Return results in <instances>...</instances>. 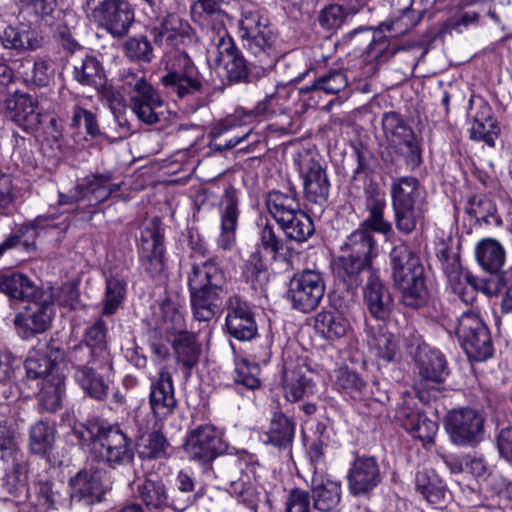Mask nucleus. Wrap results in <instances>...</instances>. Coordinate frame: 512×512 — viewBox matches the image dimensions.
<instances>
[{
  "mask_svg": "<svg viewBox=\"0 0 512 512\" xmlns=\"http://www.w3.org/2000/svg\"><path fill=\"white\" fill-rule=\"evenodd\" d=\"M194 317L210 321L220 310L227 294V272L216 258L193 263L187 274Z\"/></svg>",
  "mask_w": 512,
  "mask_h": 512,
  "instance_id": "obj_1",
  "label": "nucleus"
},
{
  "mask_svg": "<svg viewBox=\"0 0 512 512\" xmlns=\"http://www.w3.org/2000/svg\"><path fill=\"white\" fill-rule=\"evenodd\" d=\"M73 434L82 446H91L90 453L98 454L99 458L112 469L134 463L133 440L117 424L89 420L74 428Z\"/></svg>",
  "mask_w": 512,
  "mask_h": 512,
  "instance_id": "obj_2",
  "label": "nucleus"
},
{
  "mask_svg": "<svg viewBox=\"0 0 512 512\" xmlns=\"http://www.w3.org/2000/svg\"><path fill=\"white\" fill-rule=\"evenodd\" d=\"M390 262L393 286L400 291V302L411 309L427 305L429 291L419 256L407 245L400 244L391 250Z\"/></svg>",
  "mask_w": 512,
  "mask_h": 512,
  "instance_id": "obj_3",
  "label": "nucleus"
},
{
  "mask_svg": "<svg viewBox=\"0 0 512 512\" xmlns=\"http://www.w3.org/2000/svg\"><path fill=\"white\" fill-rule=\"evenodd\" d=\"M239 35L244 48L255 58L263 73L277 61L276 34L267 16L259 9H244L239 20Z\"/></svg>",
  "mask_w": 512,
  "mask_h": 512,
  "instance_id": "obj_4",
  "label": "nucleus"
},
{
  "mask_svg": "<svg viewBox=\"0 0 512 512\" xmlns=\"http://www.w3.org/2000/svg\"><path fill=\"white\" fill-rule=\"evenodd\" d=\"M277 100L278 94L276 92L268 94L252 110L237 109L234 114L218 121L209 133L212 138L211 147L217 151L229 150L247 139L251 129L242 133L237 132V130L248 125L254 117L264 116L274 111Z\"/></svg>",
  "mask_w": 512,
  "mask_h": 512,
  "instance_id": "obj_5",
  "label": "nucleus"
},
{
  "mask_svg": "<svg viewBox=\"0 0 512 512\" xmlns=\"http://www.w3.org/2000/svg\"><path fill=\"white\" fill-rule=\"evenodd\" d=\"M167 69L168 72L161 77V84L168 93L180 99L202 93L204 77L186 52H176Z\"/></svg>",
  "mask_w": 512,
  "mask_h": 512,
  "instance_id": "obj_6",
  "label": "nucleus"
},
{
  "mask_svg": "<svg viewBox=\"0 0 512 512\" xmlns=\"http://www.w3.org/2000/svg\"><path fill=\"white\" fill-rule=\"evenodd\" d=\"M455 333L469 358L484 361L493 355L490 332L478 313L463 312L458 318Z\"/></svg>",
  "mask_w": 512,
  "mask_h": 512,
  "instance_id": "obj_7",
  "label": "nucleus"
},
{
  "mask_svg": "<svg viewBox=\"0 0 512 512\" xmlns=\"http://www.w3.org/2000/svg\"><path fill=\"white\" fill-rule=\"evenodd\" d=\"M485 419L473 408L454 409L447 413L444 421L451 442L460 447H475L484 438Z\"/></svg>",
  "mask_w": 512,
  "mask_h": 512,
  "instance_id": "obj_8",
  "label": "nucleus"
},
{
  "mask_svg": "<svg viewBox=\"0 0 512 512\" xmlns=\"http://www.w3.org/2000/svg\"><path fill=\"white\" fill-rule=\"evenodd\" d=\"M382 128L386 139L397 146L406 165L414 170L422 163V151L412 128L397 112H386L382 116Z\"/></svg>",
  "mask_w": 512,
  "mask_h": 512,
  "instance_id": "obj_9",
  "label": "nucleus"
},
{
  "mask_svg": "<svg viewBox=\"0 0 512 512\" xmlns=\"http://www.w3.org/2000/svg\"><path fill=\"white\" fill-rule=\"evenodd\" d=\"M325 293V282L317 270H304L297 273L289 282L287 299L292 308L303 313L315 310Z\"/></svg>",
  "mask_w": 512,
  "mask_h": 512,
  "instance_id": "obj_10",
  "label": "nucleus"
},
{
  "mask_svg": "<svg viewBox=\"0 0 512 512\" xmlns=\"http://www.w3.org/2000/svg\"><path fill=\"white\" fill-rule=\"evenodd\" d=\"M54 314L53 301L49 295H42L39 300H30L13 320L17 335L27 340L46 332L51 326Z\"/></svg>",
  "mask_w": 512,
  "mask_h": 512,
  "instance_id": "obj_11",
  "label": "nucleus"
},
{
  "mask_svg": "<svg viewBox=\"0 0 512 512\" xmlns=\"http://www.w3.org/2000/svg\"><path fill=\"white\" fill-rule=\"evenodd\" d=\"M89 352L75 353L73 356L67 355V361L74 369L73 379L81 387L86 395L96 401H104L109 393V382L96 371V365H102L106 360H94L88 358Z\"/></svg>",
  "mask_w": 512,
  "mask_h": 512,
  "instance_id": "obj_12",
  "label": "nucleus"
},
{
  "mask_svg": "<svg viewBox=\"0 0 512 512\" xmlns=\"http://www.w3.org/2000/svg\"><path fill=\"white\" fill-rule=\"evenodd\" d=\"M140 263L151 278H161L166 272L164 235L160 224L151 221L141 231Z\"/></svg>",
  "mask_w": 512,
  "mask_h": 512,
  "instance_id": "obj_13",
  "label": "nucleus"
},
{
  "mask_svg": "<svg viewBox=\"0 0 512 512\" xmlns=\"http://www.w3.org/2000/svg\"><path fill=\"white\" fill-rule=\"evenodd\" d=\"M93 15L102 28L118 39L128 35L135 20L134 10L125 0H103Z\"/></svg>",
  "mask_w": 512,
  "mask_h": 512,
  "instance_id": "obj_14",
  "label": "nucleus"
},
{
  "mask_svg": "<svg viewBox=\"0 0 512 512\" xmlns=\"http://www.w3.org/2000/svg\"><path fill=\"white\" fill-rule=\"evenodd\" d=\"M185 450L191 459L209 463L226 450V444L215 426L204 424L189 432Z\"/></svg>",
  "mask_w": 512,
  "mask_h": 512,
  "instance_id": "obj_15",
  "label": "nucleus"
},
{
  "mask_svg": "<svg viewBox=\"0 0 512 512\" xmlns=\"http://www.w3.org/2000/svg\"><path fill=\"white\" fill-rule=\"evenodd\" d=\"M346 478L350 494L364 498H369L383 480L380 465L373 456H357Z\"/></svg>",
  "mask_w": 512,
  "mask_h": 512,
  "instance_id": "obj_16",
  "label": "nucleus"
},
{
  "mask_svg": "<svg viewBox=\"0 0 512 512\" xmlns=\"http://www.w3.org/2000/svg\"><path fill=\"white\" fill-rule=\"evenodd\" d=\"M225 328L227 333L239 341H250L257 336L258 327L249 303L237 294L226 301Z\"/></svg>",
  "mask_w": 512,
  "mask_h": 512,
  "instance_id": "obj_17",
  "label": "nucleus"
},
{
  "mask_svg": "<svg viewBox=\"0 0 512 512\" xmlns=\"http://www.w3.org/2000/svg\"><path fill=\"white\" fill-rule=\"evenodd\" d=\"M281 387L289 402L304 400L314 393L311 371L303 359L285 360Z\"/></svg>",
  "mask_w": 512,
  "mask_h": 512,
  "instance_id": "obj_18",
  "label": "nucleus"
},
{
  "mask_svg": "<svg viewBox=\"0 0 512 512\" xmlns=\"http://www.w3.org/2000/svg\"><path fill=\"white\" fill-rule=\"evenodd\" d=\"M148 399L151 412L157 420H166L174 413L177 400L173 378L167 368L160 369L157 378L151 382Z\"/></svg>",
  "mask_w": 512,
  "mask_h": 512,
  "instance_id": "obj_19",
  "label": "nucleus"
},
{
  "mask_svg": "<svg viewBox=\"0 0 512 512\" xmlns=\"http://www.w3.org/2000/svg\"><path fill=\"white\" fill-rule=\"evenodd\" d=\"M72 499L83 502L86 505L101 503L105 494L110 489L103 483L98 470L82 469L69 480Z\"/></svg>",
  "mask_w": 512,
  "mask_h": 512,
  "instance_id": "obj_20",
  "label": "nucleus"
},
{
  "mask_svg": "<svg viewBox=\"0 0 512 512\" xmlns=\"http://www.w3.org/2000/svg\"><path fill=\"white\" fill-rule=\"evenodd\" d=\"M299 166L305 198L314 204H324L330 190L326 169L313 158L301 160Z\"/></svg>",
  "mask_w": 512,
  "mask_h": 512,
  "instance_id": "obj_21",
  "label": "nucleus"
},
{
  "mask_svg": "<svg viewBox=\"0 0 512 512\" xmlns=\"http://www.w3.org/2000/svg\"><path fill=\"white\" fill-rule=\"evenodd\" d=\"M364 304L370 315L379 321H387L394 307L389 289L376 271H371L363 290Z\"/></svg>",
  "mask_w": 512,
  "mask_h": 512,
  "instance_id": "obj_22",
  "label": "nucleus"
},
{
  "mask_svg": "<svg viewBox=\"0 0 512 512\" xmlns=\"http://www.w3.org/2000/svg\"><path fill=\"white\" fill-rule=\"evenodd\" d=\"M10 119L28 133L36 132L41 125L37 100L24 92L16 91L6 101Z\"/></svg>",
  "mask_w": 512,
  "mask_h": 512,
  "instance_id": "obj_23",
  "label": "nucleus"
},
{
  "mask_svg": "<svg viewBox=\"0 0 512 512\" xmlns=\"http://www.w3.org/2000/svg\"><path fill=\"white\" fill-rule=\"evenodd\" d=\"M239 194L236 188L228 186L219 202L221 233L218 245L223 250H230L235 243V231L240 215Z\"/></svg>",
  "mask_w": 512,
  "mask_h": 512,
  "instance_id": "obj_24",
  "label": "nucleus"
},
{
  "mask_svg": "<svg viewBox=\"0 0 512 512\" xmlns=\"http://www.w3.org/2000/svg\"><path fill=\"white\" fill-rule=\"evenodd\" d=\"M364 193L365 208L369 214L361 222L359 228L366 229L370 233L378 232L385 236L393 234L392 224L384 218V210L386 208L385 194L373 183L365 186Z\"/></svg>",
  "mask_w": 512,
  "mask_h": 512,
  "instance_id": "obj_25",
  "label": "nucleus"
},
{
  "mask_svg": "<svg viewBox=\"0 0 512 512\" xmlns=\"http://www.w3.org/2000/svg\"><path fill=\"white\" fill-rule=\"evenodd\" d=\"M216 61L224 68L230 82L238 83L248 79L247 61L227 33L222 35L217 43Z\"/></svg>",
  "mask_w": 512,
  "mask_h": 512,
  "instance_id": "obj_26",
  "label": "nucleus"
},
{
  "mask_svg": "<svg viewBox=\"0 0 512 512\" xmlns=\"http://www.w3.org/2000/svg\"><path fill=\"white\" fill-rule=\"evenodd\" d=\"M190 34L189 23L175 13L157 19L151 29L154 43L165 48H178Z\"/></svg>",
  "mask_w": 512,
  "mask_h": 512,
  "instance_id": "obj_27",
  "label": "nucleus"
},
{
  "mask_svg": "<svg viewBox=\"0 0 512 512\" xmlns=\"http://www.w3.org/2000/svg\"><path fill=\"white\" fill-rule=\"evenodd\" d=\"M372 264L359 258L341 253L332 262V271L339 285L354 294L363 282V273L371 272Z\"/></svg>",
  "mask_w": 512,
  "mask_h": 512,
  "instance_id": "obj_28",
  "label": "nucleus"
},
{
  "mask_svg": "<svg viewBox=\"0 0 512 512\" xmlns=\"http://www.w3.org/2000/svg\"><path fill=\"white\" fill-rule=\"evenodd\" d=\"M396 417L401 426L414 438L424 443H433L438 431V424L429 419L420 410L411 407L407 402L398 409Z\"/></svg>",
  "mask_w": 512,
  "mask_h": 512,
  "instance_id": "obj_29",
  "label": "nucleus"
},
{
  "mask_svg": "<svg viewBox=\"0 0 512 512\" xmlns=\"http://www.w3.org/2000/svg\"><path fill=\"white\" fill-rule=\"evenodd\" d=\"M419 385L424 389L430 384L442 383L448 375L447 362L444 355L437 351L422 348L417 357Z\"/></svg>",
  "mask_w": 512,
  "mask_h": 512,
  "instance_id": "obj_30",
  "label": "nucleus"
},
{
  "mask_svg": "<svg viewBox=\"0 0 512 512\" xmlns=\"http://www.w3.org/2000/svg\"><path fill=\"white\" fill-rule=\"evenodd\" d=\"M123 86L128 90L129 106L136 110L137 104L152 106H164V101L158 91L146 80L141 73L130 69L122 73Z\"/></svg>",
  "mask_w": 512,
  "mask_h": 512,
  "instance_id": "obj_31",
  "label": "nucleus"
},
{
  "mask_svg": "<svg viewBox=\"0 0 512 512\" xmlns=\"http://www.w3.org/2000/svg\"><path fill=\"white\" fill-rule=\"evenodd\" d=\"M310 490L316 511L332 512L341 501V483L328 476L315 473L311 478Z\"/></svg>",
  "mask_w": 512,
  "mask_h": 512,
  "instance_id": "obj_32",
  "label": "nucleus"
},
{
  "mask_svg": "<svg viewBox=\"0 0 512 512\" xmlns=\"http://www.w3.org/2000/svg\"><path fill=\"white\" fill-rule=\"evenodd\" d=\"M0 42L4 48L22 53L41 48L44 38L27 25H7L0 31Z\"/></svg>",
  "mask_w": 512,
  "mask_h": 512,
  "instance_id": "obj_33",
  "label": "nucleus"
},
{
  "mask_svg": "<svg viewBox=\"0 0 512 512\" xmlns=\"http://www.w3.org/2000/svg\"><path fill=\"white\" fill-rule=\"evenodd\" d=\"M84 350L89 352L88 358L109 361L107 323L102 318H98L86 329L83 342L70 348L67 355L73 356L75 353Z\"/></svg>",
  "mask_w": 512,
  "mask_h": 512,
  "instance_id": "obj_34",
  "label": "nucleus"
},
{
  "mask_svg": "<svg viewBox=\"0 0 512 512\" xmlns=\"http://www.w3.org/2000/svg\"><path fill=\"white\" fill-rule=\"evenodd\" d=\"M65 358L67 359V353L62 348L50 344L45 353H35L26 359L24 364L26 377L44 381Z\"/></svg>",
  "mask_w": 512,
  "mask_h": 512,
  "instance_id": "obj_35",
  "label": "nucleus"
},
{
  "mask_svg": "<svg viewBox=\"0 0 512 512\" xmlns=\"http://www.w3.org/2000/svg\"><path fill=\"white\" fill-rule=\"evenodd\" d=\"M113 179L111 172L94 173L81 182L85 201L89 207H95L110 198L113 193L120 190L121 185L118 183H110Z\"/></svg>",
  "mask_w": 512,
  "mask_h": 512,
  "instance_id": "obj_36",
  "label": "nucleus"
},
{
  "mask_svg": "<svg viewBox=\"0 0 512 512\" xmlns=\"http://www.w3.org/2000/svg\"><path fill=\"white\" fill-rule=\"evenodd\" d=\"M340 252L372 264L378 254L377 242L372 233L358 228L347 236L340 247Z\"/></svg>",
  "mask_w": 512,
  "mask_h": 512,
  "instance_id": "obj_37",
  "label": "nucleus"
},
{
  "mask_svg": "<svg viewBox=\"0 0 512 512\" xmlns=\"http://www.w3.org/2000/svg\"><path fill=\"white\" fill-rule=\"evenodd\" d=\"M370 351L379 366L396 362L400 359V348L397 337L382 329L373 331L368 340Z\"/></svg>",
  "mask_w": 512,
  "mask_h": 512,
  "instance_id": "obj_38",
  "label": "nucleus"
},
{
  "mask_svg": "<svg viewBox=\"0 0 512 512\" xmlns=\"http://www.w3.org/2000/svg\"><path fill=\"white\" fill-rule=\"evenodd\" d=\"M392 206L425 205V192L417 178H394L391 183Z\"/></svg>",
  "mask_w": 512,
  "mask_h": 512,
  "instance_id": "obj_39",
  "label": "nucleus"
},
{
  "mask_svg": "<svg viewBox=\"0 0 512 512\" xmlns=\"http://www.w3.org/2000/svg\"><path fill=\"white\" fill-rule=\"evenodd\" d=\"M138 498L149 510H160L168 506V493L162 479L157 475L146 476L136 487Z\"/></svg>",
  "mask_w": 512,
  "mask_h": 512,
  "instance_id": "obj_40",
  "label": "nucleus"
},
{
  "mask_svg": "<svg viewBox=\"0 0 512 512\" xmlns=\"http://www.w3.org/2000/svg\"><path fill=\"white\" fill-rule=\"evenodd\" d=\"M270 354V349L267 346L261 352L254 354L255 359L258 361L257 363L246 359L237 362L233 375L234 382L249 390L259 389L261 386L259 362L267 363L270 359Z\"/></svg>",
  "mask_w": 512,
  "mask_h": 512,
  "instance_id": "obj_41",
  "label": "nucleus"
},
{
  "mask_svg": "<svg viewBox=\"0 0 512 512\" xmlns=\"http://www.w3.org/2000/svg\"><path fill=\"white\" fill-rule=\"evenodd\" d=\"M475 257L483 270L497 273L505 263L506 253L499 241L494 238H484L475 247Z\"/></svg>",
  "mask_w": 512,
  "mask_h": 512,
  "instance_id": "obj_42",
  "label": "nucleus"
},
{
  "mask_svg": "<svg viewBox=\"0 0 512 512\" xmlns=\"http://www.w3.org/2000/svg\"><path fill=\"white\" fill-rule=\"evenodd\" d=\"M172 348L177 362L186 369H192L198 363L201 344L194 333L178 331L172 340Z\"/></svg>",
  "mask_w": 512,
  "mask_h": 512,
  "instance_id": "obj_43",
  "label": "nucleus"
},
{
  "mask_svg": "<svg viewBox=\"0 0 512 512\" xmlns=\"http://www.w3.org/2000/svg\"><path fill=\"white\" fill-rule=\"evenodd\" d=\"M470 138L476 141H483L489 147L495 146V139L498 136L499 128L491 116V109L481 102L480 111L474 116L470 128Z\"/></svg>",
  "mask_w": 512,
  "mask_h": 512,
  "instance_id": "obj_44",
  "label": "nucleus"
},
{
  "mask_svg": "<svg viewBox=\"0 0 512 512\" xmlns=\"http://www.w3.org/2000/svg\"><path fill=\"white\" fill-rule=\"evenodd\" d=\"M315 329L325 339L335 341L347 335L350 323L338 312L322 311L315 317Z\"/></svg>",
  "mask_w": 512,
  "mask_h": 512,
  "instance_id": "obj_45",
  "label": "nucleus"
},
{
  "mask_svg": "<svg viewBox=\"0 0 512 512\" xmlns=\"http://www.w3.org/2000/svg\"><path fill=\"white\" fill-rule=\"evenodd\" d=\"M415 487L429 503L434 505L445 503L449 496L446 485L432 472H418L415 477Z\"/></svg>",
  "mask_w": 512,
  "mask_h": 512,
  "instance_id": "obj_46",
  "label": "nucleus"
},
{
  "mask_svg": "<svg viewBox=\"0 0 512 512\" xmlns=\"http://www.w3.org/2000/svg\"><path fill=\"white\" fill-rule=\"evenodd\" d=\"M0 291L9 298L21 301H30L37 294V288L33 281L20 273L0 276Z\"/></svg>",
  "mask_w": 512,
  "mask_h": 512,
  "instance_id": "obj_47",
  "label": "nucleus"
},
{
  "mask_svg": "<svg viewBox=\"0 0 512 512\" xmlns=\"http://www.w3.org/2000/svg\"><path fill=\"white\" fill-rule=\"evenodd\" d=\"M73 79L83 86L98 89L104 83L101 63L94 56L86 55L74 64Z\"/></svg>",
  "mask_w": 512,
  "mask_h": 512,
  "instance_id": "obj_48",
  "label": "nucleus"
},
{
  "mask_svg": "<svg viewBox=\"0 0 512 512\" xmlns=\"http://www.w3.org/2000/svg\"><path fill=\"white\" fill-rule=\"evenodd\" d=\"M65 393V380L60 375H51L42 382L38 394V405L42 411L53 413L61 406L62 397Z\"/></svg>",
  "mask_w": 512,
  "mask_h": 512,
  "instance_id": "obj_49",
  "label": "nucleus"
},
{
  "mask_svg": "<svg viewBox=\"0 0 512 512\" xmlns=\"http://www.w3.org/2000/svg\"><path fill=\"white\" fill-rule=\"evenodd\" d=\"M266 206L275 219L277 224L284 222L287 217H290L300 209L296 193L290 191L283 193L280 191H270L266 198Z\"/></svg>",
  "mask_w": 512,
  "mask_h": 512,
  "instance_id": "obj_50",
  "label": "nucleus"
},
{
  "mask_svg": "<svg viewBox=\"0 0 512 512\" xmlns=\"http://www.w3.org/2000/svg\"><path fill=\"white\" fill-rule=\"evenodd\" d=\"M56 430L47 421L39 420L29 428V450L33 454L44 456L54 446Z\"/></svg>",
  "mask_w": 512,
  "mask_h": 512,
  "instance_id": "obj_51",
  "label": "nucleus"
},
{
  "mask_svg": "<svg viewBox=\"0 0 512 512\" xmlns=\"http://www.w3.org/2000/svg\"><path fill=\"white\" fill-rule=\"evenodd\" d=\"M139 435L136 436L140 447V455L144 459H160L167 455L169 443L159 429L150 432H143L139 427Z\"/></svg>",
  "mask_w": 512,
  "mask_h": 512,
  "instance_id": "obj_52",
  "label": "nucleus"
},
{
  "mask_svg": "<svg viewBox=\"0 0 512 512\" xmlns=\"http://www.w3.org/2000/svg\"><path fill=\"white\" fill-rule=\"evenodd\" d=\"M334 387L352 400H360L367 390V383L355 371L339 368L335 372Z\"/></svg>",
  "mask_w": 512,
  "mask_h": 512,
  "instance_id": "obj_53",
  "label": "nucleus"
},
{
  "mask_svg": "<svg viewBox=\"0 0 512 512\" xmlns=\"http://www.w3.org/2000/svg\"><path fill=\"white\" fill-rule=\"evenodd\" d=\"M278 225L288 239L296 242L306 241L314 232L312 219L301 209Z\"/></svg>",
  "mask_w": 512,
  "mask_h": 512,
  "instance_id": "obj_54",
  "label": "nucleus"
},
{
  "mask_svg": "<svg viewBox=\"0 0 512 512\" xmlns=\"http://www.w3.org/2000/svg\"><path fill=\"white\" fill-rule=\"evenodd\" d=\"M242 276L247 284L255 291L263 290L269 281L268 269L259 251H255L246 260Z\"/></svg>",
  "mask_w": 512,
  "mask_h": 512,
  "instance_id": "obj_55",
  "label": "nucleus"
},
{
  "mask_svg": "<svg viewBox=\"0 0 512 512\" xmlns=\"http://www.w3.org/2000/svg\"><path fill=\"white\" fill-rule=\"evenodd\" d=\"M294 437V425L291 420L282 413L274 414L266 442L278 448H287Z\"/></svg>",
  "mask_w": 512,
  "mask_h": 512,
  "instance_id": "obj_56",
  "label": "nucleus"
},
{
  "mask_svg": "<svg viewBox=\"0 0 512 512\" xmlns=\"http://www.w3.org/2000/svg\"><path fill=\"white\" fill-rule=\"evenodd\" d=\"M395 217V225L403 234L412 233L417 225L423 221L425 205H401L392 206Z\"/></svg>",
  "mask_w": 512,
  "mask_h": 512,
  "instance_id": "obj_57",
  "label": "nucleus"
},
{
  "mask_svg": "<svg viewBox=\"0 0 512 512\" xmlns=\"http://www.w3.org/2000/svg\"><path fill=\"white\" fill-rule=\"evenodd\" d=\"M466 212L473 216L477 222L498 226L502 224L500 217L496 214L494 203L486 196L472 197L468 202Z\"/></svg>",
  "mask_w": 512,
  "mask_h": 512,
  "instance_id": "obj_58",
  "label": "nucleus"
},
{
  "mask_svg": "<svg viewBox=\"0 0 512 512\" xmlns=\"http://www.w3.org/2000/svg\"><path fill=\"white\" fill-rule=\"evenodd\" d=\"M348 85L346 73L341 69H330L319 76L311 86L302 88V92L320 90L327 94H337Z\"/></svg>",
  "mask_w": 512,
  "mask_h": 512,
  "instance_id": "obj_59",
  "label": "nucleus"
},
{
  "mask_svg": "<svg viewBox=\"0 0 512 512\" xmlns=\"http://www.w3.org/2000/svg\"><path fill=\"white\" fill-rule=\"evenodd\" d=\"M126 294V283L118 277L106 280L105 295L103 298V316L113 315L122 304Z\"/></svg>",
  "mask_w": 512,
  "mask_h": 512,
  "instance_id": "obj_60",
  "label": "nucleus"
},
{
  "mask_svg": "<svg viewBox=\"0 0 512 512\" xmlns=\"http://www.w3.org/2000/svg\"><path fill=\"white\" fill-rule=\"evenodd\" d=\"M217 477L224 483L230 484L231 490L234 493H243V483L240 481L239 475L241 473L240 462L238 459L228 457L222 459L216 466Z\"/></svg>",
  "mask_w": 512,
  "mask_h": 512,
  "instance_id": "obj_61",
  "label": "nucleus"
},
{
  "mask_svg": "<svg viewBox=\"0 0 512 512\" xmlns=\"http://www.w3.org/2000/svg\"><path fill=\"white\" fill-rule=\"evenodd\" d=\"M224 0H196L191 7L195 21L204 22L216 18L221 22L226 17L223 10Z\"/></svg>",
  "mask_w": 512,
  "mask_h": 512,
  "instance_id": "obj_62",
  "label": "nucleus"
},
{
  "mask_svg": "<svg viewBox=\"0 0 512 512\" xmlns=\"http://www.w3.org/2000/svg\"><path fill=\"white\" fill-rule=\"evenodd\" d=\"M124 54L132 61L151 62L153 48L146 36L130 37L123 45Z\"/></svg>",
  "mask_w": 512,
  "mask_h": 512,
  "instance_id": "obj_63",
  "label": "nucleus"
},
{
  "mask_svg": "<svg viewBox=\"0 0 512 512\" xmlns=\"http://www.w3.org/2000/svg\"><path fill=\"white\" fill-rule=\"evenodd\" d=\"M348 15L351 14L343 5L330 4L320 10L317 19L323 29L334 30L343 25Z\"/></svg>",
  "mask_w": 512,
  "mask_h": 512,
  "instance_id": "obj_64",
  "label": "nucleus"
}]
</instances>
